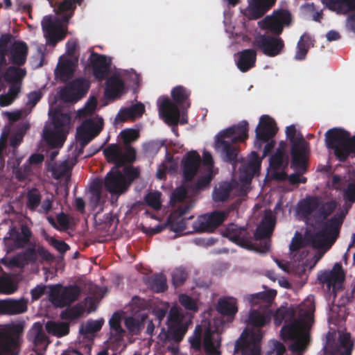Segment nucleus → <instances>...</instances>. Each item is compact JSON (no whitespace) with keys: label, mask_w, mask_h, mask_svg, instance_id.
<instances>
[{"label":"nucleus","mask_w":355,"mask_h":355,"mask_svg":"<svg viewBox=\"0 0 355 355\" xmlns=\"http://www.w3.org/2000/svg\"><path fill=\"white\" fill-rule=\"evenodd\" d=\"M295 311L293 308L281 307L274 315L276 325L283 322L287 323L281 329V336L284 341L291 340L288 349L295 355H302L309 343V333L307 321L302 318H295Z\"/></svg>","instance_id":"nucleus-1"},{"label":"nucleus","mask_w":355,"mask_h":355,"mask_svg":"<svg viewBox=\"0 0 355 355\" xmlns=\"http://www.w3.org/2000/svg\"><path fill=\"white\" fill-rule=\"evenodd\" d=\"M275 224V220L272 216L266 215L261 224L257 226L254 233V238L247 227H239L234 223L227 225L223 235L243 248L265 253L270 249V242L268 241H264L263 243L260 241V246L254 247L253 240L254 239L256 241H261L269 238L273 232Z\"/></svg>","instance_id":"nucleus-2"},{"label":"nucleus","mask_w":355,"mask_h":355,"mask_svg":"<svg viewBox=\"0 0 355 355\" xmlns=\"http://www.w3.org/2000/svg\"><path fill=\"white\" fill-rule=\"evenodd\" d=\"M248 121H242L221 131L216 137V150L224 162L232 165L234 169L241 161L239 143L243 142L248 138Z\"/></svg>","instance_id":"nucleus-3"},{"label":"nucleus","mask_w":355,"mask_h":355,"mask_svg":"<svg viewBox=\"0 0 355 355\" xmlns=\"http://www.w3.org/2000/svg\"><path fill=\"white\" fill-rule=\"evenodd\" d=\"M325 143L327 148L332 150L336 159L345 162L349 156L355 153V135L340 128H333L325 133Z\"/></svg>","instance_id":"nucleus-4"},{"label":"nucleus","mask_w":355,"mask_h":355,"mask_svg":"<svg viewBox=\"0 0 355 355\" xmlns=\"http://www.w3.org/2000/svg\"><path fill=\"white\" fill-rule=\"evenodd\" d=\"M277 292L269 290L251 295L248 300L252 306L259 305L261 310H251L248 323L253 327L259 328L266 325L270 320L269 308L270 307Z\"/></svg>","instance_id":"nucleus-5"},{"label":"nucleus","mask_w":355,"mask_h":355,"mask_svg":"<svg viewBox=\"0 0 355 355\" xmlns=\"http://www.w3.org/2000/svg\"><path fill=\"white\" fill-rule=\"evenodd\" d=\"M167 329L162 328L158 338L164 343H180L188 329V322L184 321L182 313L175 306L171 308L166 321Z\"/></svg>","instance_id":"nucleus-6"},{"label":"nucleus","mask_w":355,"mask_h":355,"mask_svg":"<svg viewBox=\"0 0 355 355\" xmlns=\"http://www.w3.org/2000/svg\"><path fill=\"white\" fill-rule=\"evenodd\" d=\"M347 213V211H341L330 219L322 223L316 232L307 234L306 239L312 246L315 248H319L323 246L326 240L335 241L339 235L340 229Z\"/></svg>","instance_id":"nucleus-7"},{"label":"nucleus","mask_w":355,"mask_h":355,"mask_svg":"<svg viewBox=\"0 0 355 355\" xmlns=\"http://www.w3.org/2000/svg\"><path fill=\"white\" fill-rule=\"evenodd\" d=\"M236 206V205L232 204L227 210H216L212 212L199 216L193 223L192 227L193 232L198 233L214 232L217 227L223 224L228 217L230 211L234 209Z\"/></svg>","instance_id":"nucleus-8"},{"label":"nucleus","mask_w":355,"mask_h":355,"mask_svg":"<svg viewBox=\"0 0 355 355\" xmlns=\"http://www.w3.org/2000/svg\"><path fill=\"white\" fill-rule=\"evenodd\" d=\"M262 338L259 329L245 328L236 341L234 352L241 355H261L260 341Z\"/></svg>","instance_id":"nucleus-9"},{"label":"nucleus","mask_w":355,"mask_h":355,"mask_svg":"<svg viewBox=\"0 0 355 355\" xmlns=\"http://www.w3.org/2000/svg\"><path fill=\"white\" fill-rule=\"evenodd\" d=\"M81 293L77 285L62 286L56 284L50 286L49 300L56 307L63 308L76 302Z\"/></svg>","instance_id":"nucleus-10"},{"label":"nucleus","mask_w":355,"mask_h":355,"mask_svg":"<svg viewBox=\"0 0 355 355\" xmlns=\"http://www.w3.org/2000/svg\"><path fill=\"white\" fill-rule=\"evenodd\" d=\"M33 236L31 230L26 225L19 228L11 227L3 239L5 250L7 253L25 248Z\"/></svg>","instance_id":"nucleus-11"},{"label":"nucleus","mask_w":355,"mask_h":355,"mask_svg":"<svg viewBox=\"0 0 355 355\" xmlns=\"http://www.w3.org/2000/svg\"><path fill=\"white\" fill-rule=\"evenodd\" d=\"M103 155L109 163L118 168L126 164H132L136 159L137 152L133 147H128L123 150L118 144H111L103 149Z\"/></svg>","instance_id":"nucleus-12"},{"label":"nucleus","mask_w":355,"mask_h":355,"mask_svg":"<svg viewBox=\"0 0 355 355\" xmlns=\"http://www.w3.org/2000/svg\"><path fill=\"white\" fill-rule=\"evenodd\" d=\"M253 46L268 57H275L284 50V42L279 37L260 35L254 38Z\"/></svg>","instance_id":"nucleus-13"},{"label":"nucleus","mask_w":355,"mask_h":355,"mask_svg":"<svg viewBox=\"0 0 355 355\" xmlns=\"http://www.w3.org/2000/svg\"><path fill=\"white\" fill-rule=\"evenodd\" d=\"M291 21V14L288 10H275L271 15L265 17L263 28L275 35H279L283 32L284 26H288Z\"/></svg>","instance_id":"nucleus-14"},{"label":"nucleus","mask_w":355,"mask_h":355,"mask_svg":"<svg viewBox=\"0 0 355 355\" xmlns=\"http://www.w3.org/2000/svg\"><path fill=\"white\" fill-rule=\"evenodd\" d=\"M89 85V82L85 78H76L66 85L61 91V98L65 102H77L85 96Z\"/></svg>","instance_id":"nucleus-15"},{"label":"nucleus","mask_w":355,"mask_h":355,"mask_svg":"<svg viewBox=\"0 0 355 355\" xmlns=\"http://www.w3.org/2000/svg\"><path fill=\"white\" fill-rule=\"evenodd\" d=\"M318 280L322 284H326L329 291L334 294L343 288L345 280V272L340 263H336L331 270L321 272L318 275Z\"/></svg>","instance_id":"nucleus-16"},{"label":"nucleus","mask_w":355,"mask_h":355,"mask_svg":"<svg viewBox=\"0 0 355 355\" xmlns=\"http://www.w3.org/2000/svg\"><path fill=\"white\" fill-rule=\"evenodd\" d=\"M93 76L98 81L105 80L112 72V59L103 54L92 52L88 59Z\"/></svg>","instance_id":"nucleus-17"},{"label":"nucleus","mask_w":355,"mask_h":355,"mask_svg":"<svg viewBox=\"0 0 355 355\" xmlns=\"http://www.w3.org/2000/svg\"><path fill=\"white\" fill-rule=\"evenodd\" d=\"M53 21L51 17H45L42 21V27L46 44L55 46L56 44L63 40L66 37V31L62 28L60 22Z\"/></svg>","instance_id":"nucleus-18"},{"label":"nucleus","mask_w":355,"mask_h":355,"mask_svg":"<svg viewBox=\"0 0 355 355\" xmlns=\"http://www.w3.org/2000/svg\"><path fill=\"white\" fill-rule=\"evenodd\" d=\"M22 332L23 327L19 324L10 327L9 334L0 331V355L9 354L18 347Z\"/></svg>","instance_id":"nucleus-19"},{"label":"nucleus","mask_w":355,"mask_h":355,"mask_svg":"<svg viewBox=\"0 0 355 355\" xmlns=\"http://www.w3.org/2000/svg\"><path fill=\"white\" fill-rule=\"evenodd\" d=\"M103 185L105 189L112 195H121L128 190L124 175L116 167H112L106 174Z\"/></svg>","instance_id":"nucleus-20"},{"label":"nucleus","mask_w":355,"mask_h":355,"mask_svg":"<svg viewBox=\"0 0 355 355\" xmlns=\"http://www.w3.org/2000/svg\"><path fill=\"white\" fill-rule=\"evenodd\" d=\"M286 135L291 144V155H309L310 144L304 139L302 133H297L294 125L286 127Z\"/></svg>","instance_id":"nucleus-21"},{"label":"nucleus","mask_w":355,"mask_h":355,"mask_svg":"<svg viewBox=\"0 0 355 355\" xmlns=\"http://www.w3.org/2000/svg\"><path fill=\"white\" fill-rule=\"evenodd\" d=\"M190 189L189 187L180 186L177 187L171 196L170 202L172 206L182 202L175 211L179 217L184 216L194 206V201L188 196Z\"/></svg>","instance_id":"nucleus-22"},{"label":"nucleus","mask_w":355,"mask_h":355,"mask_svg":"<svg viewBox=\"0 0 355 355\" xmlns=\"http://www.w3.org/2000/svg\"><path fill=\"white\" fill-rule=\"evenodd\" d=\"M277 131L275 120L268 115L261 116L255 130L257 142L261 146L262 143L270 141L275 137Z\"/></svg>","instance_id":"nucleus-23"},{"label":"nucleus","mask_w":355,"mask_h":355,"mask_svg":"<svg viewBox=\"0 0 355 355\" xmlns=\"http://www.w3.org/2000/svg\"><path fill=\"white\" fill-rule=\"evenodd\" d=\"M308 155H291V168L295 171V173L288 176L285 172H282L280 174L282 176L281 179L284 180L288 177V182L291 184H299L300 177L307 171Z\"/></svg>","instance_id":"nucleus-24"},{"label":"nucleus","mask_w":355,"mask_h":355,"mask_svg":"<svg viewBox=\"0 0 355 355\" xmlns=\"http://www.w3.org/2000/svg\"><path fill=\"white\" fill-rule=\"evenodd\" d=\"M159 112L162 115L165 119V121L168 124L176 126L179 123V108L168 97H165L162 99L161 103L159 105ZM172 130L177 136H178L177 128L173 127Z\"/></svg>","instance_id":"nucleus-25"},{"label":"nucleus","mask_w":355,"mask_h":355,"mask_svg":"<svg viewBox=\"0 0 355 355\" xmlns=\"http://www.w3.org/2000/svg\"><path fill=\"white\" fill-rule=\"evenodd\" d=\"M260 166L261 160L259 155L256 152H252L249 160L243 163L240 168V180L245 183L250 182Z\"/></svg>","instance_id":"nucleus-26"},{"label":"nucleus","mask_w":355,"mask_h":355,"mask_svg":"<svg viewBox=\"0 0 355 355\" xmlns=\"http://www.w3.org/2000/svg\"><path fill=\"white\" fill-rule=\"evenodd\" d=\"M182 162L184 178L187 181H191L201 163L200 156L196 151L192 150L187 153Z\"/></svg>","instance_id":"nucleus-27"},{"label":"nucleus","mask_w":355,"mask_h":355,"mask_svg":"<svg viewBox=\"0 0 355 355\" xmlns=\"http://www.w3.org/2000/svg\"><path fill=\"white\" fill-rule=\"evenodd\" d=\"M220 341L221 338L218 333L207 329L204 334L202 343L205 353L208 355H220Z\"/></svg>","instance_id":"nucleus-28"},{"label":"nucleus","mask_w":355,"mask_h":355,"mask_svg":"<svg viewBox=\"0 0 355 355\" xmlns=\"http://www.w3.org/2000/svg\"><path fill=\"white\" fill-rule=\"evenodd\" d=\"M105 96L108 98L115 99L125 92V83L118 75H112L106 78Z\"/></svg>","instance_id":"nucleus-29"},{"label":"nucleus","mask_w":355,"mask_h":355,"mask_svg":"<svg viewBox=\"0 0 355 355\" xmlns=\"http://www.w3.org/2000/svg\"><path fill=\"white\" fill-rule=\"evenodd\" d=\"M27 302L24 299L0 300V314H19L27 311Z\"/></svg>","instance_id":"nucleus-30"},{"label":"nucleus","mask_w":355,"mask_h":355,"mask_svg":"<svg viewBox=\"0 0 355 355\" xmlns=\"http://www.w3.org/2000/svg\"><path fill=\"white\" fill-rule=\"evenodd\" d=\"M53 3L51 0H49ZM83 0H56L55 4L59 3L57 9V15L60 17V21L68 23L69 19L73 16L76 8V3H80Z\"/></svg>","instance_id":"nucleus-31"},{"label":"nucleus","mask_w":355,"mask_h":355,"mask_svg":"<svg viewBox=\"0 0 355 355\" xmlns=\"http://www.w3.org/2000/svg\"><path fill=\"white\" fill-rule=\"evenodd\" d=\"M257 52L254 49H244L238 53L236 66L241 72H247L255 66Z\"/></svg>","instance_id":"nucleus-32"},{"label":"nucleus","mask_w":355,"mask_h":355,"mask_svg":"<svg viewBox=\"0 0 355 355\" xmlns=\"http://www.w3.org/2000/svg\"><path fill=\"white\" fill-rule=\"evenodd\" d=\"M217 311L223 315L227 316L230 322L232 321L238 312L236 300L234 298H220L216 306Z\"/></svg>","instance_id":"nucleus-33"},{"label":"nucleus","mask_w":355,"mask_h":355,"mask_svg":"<svg viewBox=\"0 0 355 355\" xmlns=\"http://www.w3.org/2000/svg\"><path fill=\"white\" fill-rule=\"evenodd\" d=\"M28 46L24 42L15 43L12 45L8 55L10 62L16 65H23L26 60Z\"/></svg>","instance_id":"nucleus-34"},{"label":"nucleus","mask_w":355,"mask_h":355,"mask_svg":"<svg viewBox=\"0 0 355 355\" xmlns=\"http://www.w3.org/2000/svg\"><path fill=\"white\" fill-rule=\"evenodd\" d=\"M276 0H252L249 13L253 19L261 17L275 3Z\"/></svg>","instance_id":"nucleus-35"},{"label":"nucleus","mask_w":355,"mask_h":355,"mask_svg":"<svg viewBox=\"0 0 355 355\" xmlns=\"http://www.w3.org/2000/svg\"><path fill=\"white\" fill-rule=\"evenodd\" d=\"M43 138L51 147L60 148L66 139V133L63 129L55 128L54 130L45 129Z\"/></svg>","instance_id":"nucleus-36"},{"label":"nucleus","mask_w":355,"mask_h":355,"mask_svg":"<svg viewBox=\"0 0 355 355\" xmlns=\"http://www.w3.org/2000/svg\"><path fill=\"white\" fill-rule=\"evenodd\" d=\"M326 7L337 12L355 11V0H322Z\"/></svg>","instance_id":"nucleus-37"},{"label":"nucleus","mask_w":355,"mask_h":355,"mask_svg":"<svg viewBox=\"0 0 355 355\" xmlns=\"http://www.w3.org/2000/svg\"><path fill=\"white\" fill-rule=\"evenodd\" d=\"M73 71L74 63L71 60L67 59L58 62L55 73L62 80L66 81L72 78Z\"/></svg>","instance_id":"nucleus-38"},{"label":"nucleus","mask_w":355,"mask_h":355,"mask_svg":"<svg viewBox=\"0 0 355 355\" xmlns=\"http://www.w3.org/2000/svg\"><path fill=\"white\" fill-rule=\"evenodd\" d=\"M319 207V201L315 197H309L298 204V212L304 218H308Z\"/></svg>","instance_id":"nucleus-39"},{"label":"nucleus","mask_w":355,"mask_h":355,"mask_svg":"<svg viewBox=\"0 0 355 355\" xmlns=\"http://www.w3.org/2000/svg\"><path fill=\"white\" fill-rule=\"evenodd\" d=\"M45 327L49 334L59 338L69 334L70 330L69 323L64 322L49 321Z\"/></svg>","instance_id":"nucleus-40"},{"label":"nucleus","mask_w":355,"mask_h":355,"mask_svg":"<svg viewBox=\"0 0 355 355\" xmlns=\"http://www.w3.org/2000/svg\"><path fill=\"white\" fill-rule=\"evenodd\" d=\"M85 311V307L80 303L73 306H69L60 313V318L63 320L73 321L80 318Z\"/></svg>","instance_id":"nucleus-41"},{"label":"nucleus","mask_w":355,"mask_h":355,"mask_svg":"<svg viewBox=\"0 0 355 355\" xmlns=\"http://www.w3.org/2000/svg\"><path fill=\"white\" fill-rule=\"evenodd\" d=\"M112 337L116 342L122 340L125 331L121 327V317L118 313H114L109 320Z\"/></svg>","instance_id":"nucleus-42"},{"label":"nucleus","mask_w":355,"mask_h":355,"mask_svg":"<svg viewBox=\"0 0 355 355\" xmlns=\"http://www.w3.org/2000/svg\"><path fill=\"white\" fill-rule=\"evenodd\" d=\"M311 44V37L307 34H303L297 42L295 59L300 61L305 60Z\"/></svg>","instance_id":"nucleus-43"},{"label":"nucleus","mask_w":355,"mask_h":355,"mask_svg":"<svg viewBox=\"0 0 355 355\" xmlns=\"http://www.w3.org/2000/svg\"><path fill=\"white\" fill-rule=\"evenodd\" d=\"M232 190V186L230 183L225 182L216 187L213 191V200L215 202H224L227 200Z\"/></svg>","instance_id":"nucleus-44"},{"label":"nucleus","mask_w":355,"mask_h":355,"mask_svg":"<svg viewBox=\"0 0 355 355\" xmlns=\"http://www.w3.org/2000/svg\"><path fill=\"white\" fill-rule=\"evenodd\" d=\"M26 74V71L24 69L9 67L5 72L4 80L10 84H21V81Z\"/></svg>","instance_id":"nucleus-45"},{"label":"nucleus","mask_w":355,"mask_h":355,"mask_svg":"<svg viewBox=\"0 0 355 355\" xmlns=\"http://www.w3.org/2000/svg\"><path fill=\"white\" fill-rule=\"evenodd\" d=\"M103 182L101 180H94L90 186V203L94 208L101 204L102 196Z\"/></svg>","instance_id":"nucleus-46"},{"label":"nucleus","mask_w":355,"mask_h":355,"mask_svg":"<svg viewBox=\"0 0 355 355\" xmlns=\"http://www.w3.org/2000/svg\"><path fill=\"white\" fill-rule=\"evenodd\" d=\"M11 35L5 34L0 37V67L7 64L6 56L10 52Z\"/></svg>","instance_id":"nucleus-47"},{"label":"nucleus","mask_w":355,"mask_h":355,"mask_svg":"<svg viewBox=\"0 0 355 355\" xmlns=\"http://www.w3.org/2000/svg\"><path fill=\"white\" fill-rule=\"evenodd\" d=\"M148 283L150 288L156 293L164 292L168 288L166 278L162 274L152 276L149 278Z\"/></svg>","instance_id":"nucleus-48"},{"label":"nucleus","mask_w":355,"mask_h":355,"mask_svg":"<svg viewBox=\"0 0 355 355\" xmlns=\"http://www.w3.org/2000/svg\"><path fill=\"white\" fill-rule=\"evenodd\" d=\"M42 196L36 188H32L26 193V207L31 211H35L41 204Z\"/></svg>","instance_id":"nucleus-49"},{"label":"nucleus","mask_w":355,"mask_h":355,"mask_svg":"<svg viewBox=\"0 0 355 355\" xmlns=\"http://www.w3.org/2000/svg\"><path fill=\"white\" fill-rule=\"evenodd\" d=\"M189 96L190 92L181 85L176 86L171 90L173 100L180 106L189 98Z\"/></svg>","instance_id":"nucleus-50"},{"label":"nucleus","mask_w":355,"mask_h":355,"mask_svg":"<svg viewBox=\"0 0 355 355\" xmlns=\"http://www.w3.org/2000/svg\"><path fill=\"white\" fill-rule=\"evenodd\" d=\"M94 137L98 135L103 128V120L86 119L81 124Z\"/></svg>","instance_id":"nucleus-51"},{"label":"nucleus","mask_w":355,"mask_h":355,"mask_svg":"<svg viewBox=\"0 0 355 355\" xmlns=\"http://www.w3.org/2000/svg\"><path fill=\"white\" fill-rule=\"evenodd\" d=\"M284 153L283 150L278 149L276 153L270 158V166L275 169L279 170L285 168L288 164V160L284 162Z\"/></svg>","instance_id":"nucleus-52"},{"label":"nucleus","mask_w":355,"mask_h":355,"mask_svg":"<svg viewBox=\"0 0 355 355\" xmlns=\"http://www.w3.org/2000/svg\"><path fill=\"white\" fill-rule=\"evenodd\" d=\"M69 166L67 162H63L59 164H53L51 165L49 171H50L52 173V176L55 180H59L67 175L68 171H69Z\"/></svg>","instance_id":"nucleus-53"},{"label":"nucleus","mask_w":355,"mask_h":355,"mask_svg":"<svg viewBox=\"0 0 355 355\" xmlns=\"http://www.w3.org/2000/svg\"><path fill=\"white\" fill-rule=\"evenodd\" d=\"M340 346L343 350L340 351V355H352L354 347V342L351 339L350 334L346 333L340 336Z\"/></svg>","instance_id":"nucleus-54"},{"label":"nucleus","mask_w":355,"mask_h":355,"mask_svg":"<svg viewBox=\"0 0 355 355\" xmlns=\"http://www.w3.org/2000/svg\"><path fill=\"white\" fill-rule=\"evenodd\" d=\"M76 138L79 142L80 147L83 148L94 137L81 125L76 130Z\"/></svg>","instance_id":"nucleus-55"},{"label":"nucleus","mask_w":355,"mask_h":355,"mask_svg":"<svg viewBox=\"0 0 355 355\" xmlns=\"http://www.w3.org/2000/svg\"><path fill=\"white\" fill-rule=\"evenodd\" d=\"M32 331L35 334L33 342L35 345H43L47 340V336L43 331L42 325L40 322H35L32 327Z\"/></svg>","instance_id":"nucleus-56"},{"label":"nucleus","mask_w":355,"mask_h":355,"mask_svg":"<svg viewBox=\"0 0 355 355\" xmlns=\"http://www.w3.org/2000/svg\"><path fill=\"white\" fill-rule=\"evenodd\" d=\"M121 137L125 146V148L132 147L130 144L139 137L138 130L135 129H125L121 132Z\"/></svg>","instance_id":"nucleus-57"},{"label":"nucleus","mask_w":355,"mask_h":355,"mask_svg":"<svg viewBox=\"0 0 355 355\" xmlns=\"http://www.w3.org/2000/svg\"><path fill=\"white\" fill-rule=\"evenodd\" d=\"M17 290V284L9 277H0V293L12 294Z\"/></svg>","instance_id":"nucleus-58"},{"label":"nucleus","mask_w":355,"mask_h":355,"mask_svg":"<svg viewBox=\"0 0 355 355\" xmlns=\"http://www.w3.org/2000/svg\"><path fill=\"white\" fill-rule=\"evenodd\" d=\"M70 119L69 114L61 112H55L52 119L54 127L57 129H62L70 122Z\"/></svg>","instance_id":"nucleus-59"},{"label":"nucleus","mask_w":355,"mask_h":355,"mask_svg":"<svg viewBox=\"0 0 355 355\" xmlns=\"http://www.w3.org/2000/svg\"><path fill=\"white\" fill-rule=\"evenodd\" d=\"M161 195L159 191L150 192L146 196L145 202L150 207L159 210L162 206Z\"/></svg>","instance_id":"nucleus-60"},{"label":"nucleus","mask_w":355,"mask_h":355,"mask_svg":"<svg viewBox=\"0 0 355 355\" xmlns=\"http://www.w3.org/2000/svg\"><path fill=\"white\" fill-rule=\"evenodd\" d=\"M188 274L187 271L182 268L175 269L172 272V282L175 286H180L184 284L187 280Z\"/></svg>","instance_id":"nucleus-61"},{"label":"nucleus","mask_w":355,"mask_h":355,"mask_svg":"<svg viewBox=\"0 0 355 355\" xmlns=\"http://www.w3.org/2000/svg\"><path fill=\"white\" fill-rule=\"evenodd\" d=\"M338 202L331 200L327 201L322 205L319 209V214L324 220H326L329 216H330L337 208Z\"/></svg>","instance_id":"nucleus-62"},{"label":"nucleus","mask_w":355,"mask_h":355,"mask_svg":"<svg viewBox=\"0 0 355 355\" xmlns=\"http://www.w3.org/2000/svg\"><path fill=\"white\" fill-rule=\"evenodd\" d=\"M211 176L210 174L200 178L196 183L191 184L189 187L193 194H196L200 190L208 187L211 182Z\"/></svg>","instance_id":"nucleus-63"},{"label":"nucleus","mask_w":355,"mask_h":355,"mask_svg":"<svg viewBox=\"0 0 355 355\" xmlns=\"http://www.w3.org/2000/svg\"><path fill=\"white\" fill-rule=\"evenodd\" d=\"M103 324V320H89L81 331L86 334L96 333L101 330Z\"/></svg>","instance_id":"nucleus-64"}]
</instances>
